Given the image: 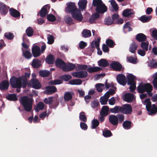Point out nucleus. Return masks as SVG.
<instances>
[{
    "label": "nucleus",
    "mask_w": 157,
    "mask_h": 157,
    "mask_svg": "<svg viewBox=\"0 0 157 157\" xmlns=\"http://www.w3.org/2000/svg\"><path fill=\"white\" fill-rule=\"evenodd\" d=\"M30 75V73H26L25 75L18 78L12 77L10 80V85L12 87L17 88V92H19L21 87L25 88L26 87L28 82L27 78L29 77Z\"/></svg>",
    "instance_id": "f257e3e1"
},
{
    "label": "nucleus",
    "mask_w": 157,
    "mask_h": 157,
    "mask_svg": "<svg viewBox=\"0 0 157 157\" xmlns=\"http://www.w3.org/2000/svg\"><path fill=\"white\" fill-rule=\"evenodd\" d=\"M142 101L144 105H146L149 115L154 114L157 112V107L155 104H151L150 99H145L144 101Z\"/></svg>",
    "instance_id": "f03ea898"
},
{
    "label": "nucleus",
    "mask_w": 157,
    "mask_h": 157,
    "mask_svg": "<svg viewBox=\"0 0 157 157\" xmlns=\"http://www.w3.org/2000/svg\"><path fill=\"white\" fill-rule=\"evenodd\" d=\"M93 4L94 6L96 7L95 10L98 13H104L107 10V7L101 0H93Z\"/></svg>",
    "instance_id": "7ed1b4c3"
},
{
    "label": "nucleus",
    "mask_w": 157,
    "mask_h": 157,
    "mask_svg": "<svg viewBox=\"0 0 157 157\" xmlns=\"http://www.w3.org/2000/svg\"><path fill=\"white\" fill-rule=\"evenodd\" d=\"M33 99H20V102L25 110L30 112L32 108Z\"/></svg>",
    "instance_id": "20e7f679"
},
{
    "label": "nucleus",
    "mask_w": 157,
    "mask_h": 157,
    "mask_svg": "<svg viewBox=\"0 0 157 157\" xmlns=\"http://www.w3.org/2000/svg\"><path fill=\"white\" fill-rule=\"evenodd\" d=\"M128 78L127 84L130 85L129 89L131 91L134 90L136 88V83L135 80L136 78L132 74H130L127 76Z\"/></svg>",
    "instance_id": "39448f33"
},
{
    "label": "nucleus",
    "mask_w": 157,
    "mask_h": 157,
    "mask_svg": "<svg viewBox=\"0 0 157 157\" xmlns=\"http://www.w3.org/2000/svg\"><path fill=\"white\" fill-rule=\"evenodd\" d=\"M152 86L150 83H140L138 86L137 90L139 93H143L145 91H152Z\"/></svg>",
    "instance_id": "423d86ee"
},
{
    "label": "nucleus",
    "mask_w": 157,
    "mask_h": 157,
    "mask_svg": "<svg viewBox=\"0 0 157 157\" xmlns=\"http://www.w3.org/2000/svg\"><path fill=\"white\" fill-rule=\"evenodd\" d=\"M44 102L48 104L51 108H56L59 103V100L58 99H44Z\"/></svg>",
    "instance_id": "0eeeda50"
},
{
    "label": "nucleus",
    "mask_w": 157,
    "mask_h": 157,
    "mask_svg": "<svg viewBox=\"0 0 157 157\" xmlns=\"http://www.w3.org/2000/svg\"><path fill=\"white\" fill-rule=\"evenodd\" d=\"M71 14L72 17L75 20L81 21L83 19V17L80 10L76 9Z\"/></svg>",
    "instance_id": "6e6552de"
},
{
    "label": "nucleus",
    "mask_w": 157,
    "mask_h": 157,
    "mask_svg": "<svg viewBox=\"0 0 157 157\" xmlns=\"http://www.w3.org/2000/svg\"><path fill=\"white\" fill-rule=\"evenodd\" d=\"M131 106L129 104H125L122 106V113L125 114H129L132 112Z\"/></svg>",
    "instance_id": "1a4fd4ad"
},
{
    "label": "nucleus",
    "mask_w": 157,
    "mask_h": 157,
    "mask_svg": "<svg viewBox=\"0 0 157 157\" xmlns=\"http://www.w3.org/2000/svg\"><path fill=\"white\" fill-rule=\"evenodd\" d=\"M87 71H81L74 72L72 74V75L75 77L79 78H84L88 76Z\"/></svg>",
    "instance_id": "9d476101"
},
{
    "label": "nucleus",
    "mask_w": 157,
    "mask_h": 157,
    "mask_svg": "<svg viewBox=\"0 0 157 157\" xmlns=\"http://www.w3.org/2000/svg\"><path fill=\"white\" fill-rule=\"evenodd\" d=\"M67 6L65 9V11L66 12L73 13V12L77 10L78 9L77 8L74 2H70L67 4Z\"/></svg>",
    "instance_id": "9b49d317"
},
{
    "label": "nucleus",
    "mask_w": 157,
    "mask_h": 157,
    "mask_svg": "<svg viewBox=\"0 0 157 157\" xmlns=\"http://www.w3.org/2000/svg\"><path fill=\"white\" fill-rule=\"evenodd\" d=\"M30 84L33 87L36 89H39L41 86L39 81L36 78L32 79L30 80Z\"/></svg>",
    "instance_id": "f8f14e48"
},
{
    "label": "nucleus",
    "mask_w": 157,
    "mask_h": 157,
    "mask_svg": "<svg viewBox=\"0 0 157 157\" xmlns=\"http://www.w3.org/2000/svg\"><path fill=\"white\" fill-rule=\"evenodd\" d=\"M109 120L110 123L113 125H117L118 123V117L114 115H110L109 116Z\"/></svg>",
    "instance_id": "ddd939ff"
},
{
    "label": "nucleus",
    "mask_w": 157,
    "mask_h": 157,
    "mask_svg": "<svg viewBox=\"0 0 157 157\" xmlns=\"http://www.w3.org/2000/svg\"><path fill=\"white\" fill-rule=\"evenodd\" d=\"M110 66L111 68L116 71H120L122 69L121 65L117 62H113L110 64Z\"/></svg>",
    "instance_id": "4468645a"
},
{
    "label": "nucleus",
    "mask_w": 157,
    "mask_h": 157,
    "mask_svg": "<svg viewBox=\"0 0 157 157\" xmlns=\"http://www.w3.org/2000/svg\"><path fill=\"white\" fill-rule=\"evenodd\" d=\"M117 79L118 82L121 84L123 86L126 83V77L122 74H119L117 76Z\"/></svg>",
    "instance_id": "2eb2a0df"
},
{
    "label": "nucleus",
    "mask_w": 157,
    "mask_h": 157,
    "mask_svg": "<svg viewBox=\"0 0 157 157\" xmlns=\"http://www.w3.org/2000/svg\"><path fill=\"white\" fill-rule=\"evenodd\" d=\"M46 91H44V93L47 94H52L57 91L56 87L54 86H49L45 87Z\"/></svg>",
    "instance_id": "dca6fc26"
},
{
    "label": "nucleus",
    "mask_w": 157,
    "mask_h": 157,
    "mask_svg": "<svg viewBox=\"0 0 157 157\" xmlns=\"http://www.w3.org/2000/svg\"><path fill=\"white\" fill-rule=\"evenodd\" d=\"M32 52L34 57H37L41 54L40 48L38 46H35L32 49Z\"/></svg>",
    "instance_id": "f3484780"
},
{
    "label": "nucleus",
    "mask_w": 157,
    "mask_h": 157,
    "mask_svg": "<svg viewBox=\"0 0 157 157\" xmlns=\"http://www.w3.org/2000/svg\"><path fill=\"white\" fill-rule=\"evenodd\" d=\"M9 7L4 3L0 2V12L2 15H5L8 12Z\"/></svg>",
    "instance_id": "a211bd4d"
},
{
    "label": "nucleus",
    "mask_w": 157,
    "mask_h": 157,
    "mask_svg": "<svg viewBox=\"0 0 157 157\" xmlns=\"http://www.w3.org/2000/svg\"><path fill=\"white\" fill-rule=\"evenodd\" d=\"M75 67V64L72 63H68L67 64H65L63 71H71L74 69Z\"/></svg>",
    "instance_id": "6ab92c4d"
},
{
    "label": "nucleus",
    "mask_w": 157,
    "mask_h": 157,
    "mask_svg": "<svg viewBox=\"0 0 157 157\" xmlns=\"http://www.w3.org/2000/svg\"><path fill=\"white\" fill-rule=\"evenodd\" d=\"M9 83L8 81L4 80L0 83V89L2 90H7L9 87Z\"/></svg>",
    "instance_id": "aec40b11"
},
{
    "label": "nucleus",
    "mask_w": 157,
    "mask_h": 157,
    "mask_svg": "<svg viewBox=\"0 0 157 157\" xmlns=\"http://www.w3.org/2000/svg\"><path fill=\"white\" fill-rule=\"evenodd\" d=\"M116 89H110L107 91L103 96L101 97L100 98H109L111 96H112L115 93Z\"/></svg>",
    "instance_id": "412c9836"
},
{
    "label": "nucleus",
    "mask_w": 157,
    "mask_h": 157,
    "mask_svg": "<svg viewBox=\"0 0 157 157\" xmlns=\"http://www.w3.org/2000/svg\"><path fill=\"white\" fill-rule=\"evenodd\" d=\"M55 64L57 67L62 68L63 70L65 66V63L62 59H56Z\"/></svg>",
    "instance_id": "4be33fe9"
},
{
    "label": "nucleus",
    "mask_w": 157,
    "mask_h": 157,
    "mask_svg": "<svg viewBox=\"0 0 157 157\" xmlns=\"http://www.w3.org/2000/svg\"><path fill=\"white\" fill-rule=\"evenodd\" d=\"M87 3V2L86 0H82L79 1L78 3L79 9L81 10H85Z\"/></svg>",
    "instance_id": "5701e85b"
},
{
    "label": "nucleus",
    "mask_w": 157,
    "mask_h": 157,
    "mask_svg": "<svg viewBox=\"0 0 157 157\" xmlns=\"http://www.w3.org/2000/svg\"><path fill=\"white\" fill-rule=\"evenodd\" d=\"M110 111L111 113H122V106H116L113 108H110Z\"/></svg>",
    "instance_id": "b1692460"
},
{
    "label": "nucleus",
    "mask_w": 157,
    "mask_h": 157,
    "mask_svg": "<svg viewBox=\"0 0 157 157\" xmlns=\"http://www.w3.org/2000/svg\"><path fill=\"white\" fill-rule=\"evenodd\" d=\"M10 13L11 16L14 17H18L20 16V13L17 10L11 8L9 9Z\"/></svg>",
    "instance_id": "393cba45"
},
{
    "label": "nucleus",
    "mask_w": 157,
    "mask_h": 157,
    "mask_svg": "<svg viewBox=\"0 0 157 157\" xmlns=\"http://www.w3.org/2000/svg\"><path fill=\"white\" fill-rule=\"evenodd\" d=\"M44 107V105L42 102H39L35 106V110L36 112H38L40 110H43Z\"/></svg>",
    "instance_id": "a878e982"
},
{
    "label": "nucleus",
    "mask_w": 157,
    "mask_h": 157,
    "mask_svg": "<svg viewBox=\"0 0 157 157\" xmlns=\"http://www.w3.org/2000/svg\"><path fill=\"white\" fill-rule=\"evenodd\" d=\"M132 122L128 120H126L124 121L122 124V126L125 129H130L132 127Z\"/></svg>",
    "instance_id": "bb28decb"
},
{
    "label": "nucleus",
    "mask_w": 157,
    "mask_h": 157,
    "mask_svg": "<svg viewBox=\"0 0 157 157\" xmlns=\"http://www.w3.org/2000/svg\"><path fill=\"white\" fill-rule=\"evenodd\" d=\"M136 39L139 42H144L146 40V37L145 35L143 33H139L136 36Z\"/></svg>",
    "instance_id": "cd10ccee"
},
{
    "label": "nucleus",
    "mask_w": 157,
    "mask_h": 157,
    "mask_svg": "<svg viewBox=\"0 0 157 157\" xmlns=\"http://www.w3.org/2000/svg\"><path fill=\"white\" fill-rule=\"evenodd\" d=\"M138 47V45L133 41L130 45L129 51L132 53H134Z\"/></svg>",
    "instance_id": "c85d7f7f"
},
{
    "label": "nucleus",
    "mask_w": 157,
    "mask_h": 157,
    "mask_svg": "<svg viewBox=\"0 0 157 157\" xmlns=\"http://www.w3.org/2000/svg\"><path fill=\"white\" fill-rule=\"evenodd\" d=\"M55 59L52 54L48 55L45 59L46 62L48 64H53L54 62Z\"/></svg>",
    "instance_id": "c756f323"
},
{
    "label": "nucleus",
    "mask_w": 157,
    "mask_h": 157,
    "mask_svg": "<svg viewBox=\"0 0 157 157\" xmlns=\"http://www.w3.org/2000/svg\"><path fill=\"white\" fill-rule=\"evenodd\" d=\"M109 108L107 106H103L100 112V115L107 116L108 114Z\"/></svg>",
    "instance_id": "7c9ffc66"
},
{
    "label": "nucleus",
    "mask_w": 157,
    "mask_h": 157,
    "mask_svg": "<svg viewBox=\"0 0 157 157\" xmlns=\"http://www.w3.org/2000/svg\"><path fill=\"white\" fill-rule=\"evenodd\" d=\"M32 65L35 68H38L41 66V61L37 59H34L32 63Z\"/></svg>",
    "instance_id": "2f4dec72"
},
{
    "label": "nucleus",
    "mask_w": 157,
    "mask_h": 157,
    "mask_svg": "<svg viewBox=\"0 0 157 157\" xmlns=\"http://www.w3.org/2000/svg\"><path fill=\"white\" fill-rule=\"evenodd\" d=\"M99 66L101 67H106L109 65V63L104 59H101L98 62Z\"/></svg>",
    "instance_id": "473e14b6"
},
{
    "label": "nucleus",
    "mask_w": 157,
    "mask_h": 157,
    "mask_svg": "<svg viewBox=\"0 0 157 157\" xmlns=\"http://www.w3.org/2000/svg\"><path fill=\"white\" fill-rule=\"evenodd\" d=\"M133 13L132 10L129 9H127L123 11L122 14L124 16L127 17L132 15Z\"/></svg>",
    "instance_id": "72a5a7b5"
},
{
    "label": "nucleus",
    "mask_w": 157,
    "mask_h": 157,
    "mask_svg": "<svg viewBox=\"0 0 157 157\" xmlns=\"http://www.w3.org/2000/svg\"><path fill=\"white\" fill-rule=\"evenodd\" d=\"M99 15L97 13H95L90 18L89 21L90 23H92L94 22L95 20L99 17Z\"/></svg>",
    "instance_id": "f704fd0d"
},
{
    "label": "nucleus",
    "mask_w": 157,
    "mask_h": 157,
    "mask_svg": "<svg viewBox=\"0 0 157 157\" xmlns=\"http://www.w3.org/2000/svg\"><path fill=\"white\" fill-rule=\"evenodd\" d=\"M152 17L151 16H146L145 15L142 16L140 18V20L143 22H147L150 21Z\"/></svg>",
    "instance_id": "c9c22d12"
},
{
    "label": "nucleus",
    "mask_w": 157,
    "mask_h": 157,
    "mask_svg": "<svg viewBox=\"0 0 157 157\" xmlns=\"http://www.w3.org/2000/svg\"><path fill=\"white\" fill-rule=\"evenodd\" d=\"M74 96V93L72 91H66L64 93V98H72Z\"/></svg>",
    "instance_id": "e433bc0d"
},
{
    "label": "nucleus",
    "mask_w": 157,
    "mask_h": 157,
    "mask_svg": "<svg viewBox=\"0 0 157 157\" xmlns=\"http://www.w3.org/2000/svg\"><path fill=\"white\" fill-rule=\"evenodd\" d=\"M87 70L90 73L96 72L100 70V68L98 67H90L87 69Z\"/></svg>",
    "instance_id": "4c0bfd02"
},
{
    "label": "nucleus",
    "mask_w": 157,
    "mask_h": 157,
    "mask_svg": "<svg viewBox=\"0 0 157 157\" xmlns=\"http://www.w3.org/2000/svg\"><path fill=\"white\" fill-rule=\"evenodd\" d=\"M23 54L24 56L27 59H30L32 56V55L30 52L28 50L25 51L22 50Z\"/></svg>",
    "instance_id": "58836bf2"
},
{
    "label": "nucleus",
    "mask_w": 157,
    "mask_h": 157,
    "mask_svg": "<svg viewBox=\"0 0 157 157\" xmlns=\"http://www.w3.org/2000/svg\"><path fill=\"white\" fill-rule=\"evenodd\" d=\"M149 43L148 42H142L141 44V47L144 50L147 51L148 49Z\"/></svg>",
    "instance_id": "ea45409f"
},
{
    "label": "nucleus",
    "mask_w": 157,
    "mask_h": 157,
    "mask_svg": "<svg viewBox=\"0 0 157 157\" xmlns=\"http://www.w3.org/2000/svg\"><path fill=\"white\" fill-rule=\"evenodd\" d=\"M69 83L72 85H78L82 84V81L80 79H75L70 81Z\"/></svg>",
    "instance_id": "a19ab883"
},
{
    "label": "nucleus",
    "mask_w": 157,
    "mask_h": 157,
    "mask_svg": "<svg viewBox=\"0 0 157 157\" xmlns=\"http://www.w3.org/2000/svg\"><path fill=\"white\" fill-rule=\"evenodd\" d=\"M82 34V36L85 38L89 37L91 35L90 31L86 29L83 30Z\"/></svg>",
    "instance_id": "79ce46f5"
},
{
    "label": "nucleus",
    "mask_w": 157,
    "mask_h": 157,
    "mask_svg": "<svg viewBox=\"0 0 157 157\" xmlns=\"http://www.w3.org/2000/svg\"><path fill=\"white\" fill-rule=\"evenodd\" d=\"M103 135L105 137H108L111 136L112 134L110 130L106 129L103 131Z\"/></svg>",
    "instance_id": "37998d69"
},
{
    "label": "nucleus",
    "mask_w": 157,
    "mask_h": 157,
    "mask_svg": "<svg viewBox=\"0 0 157 157\" xmlns=\"http://www.w3.org/2000/svg\"><path fill=\"white\" fill-rule=\"evenodd\" d=\"M40 13L41 17H45L48 13L47 10L46 8L44 7L41 9Z\"/></svg>",
    "instance_id": "c03bdc74"
},
{
    "label": "nucleus",
    "mask_w": 157,
    "mask_h": 157,
    "mask_svg": "<svg viewBox=\"0 0 157 157\" xmlns=\"http://www.w3.org/2000/svg\"><path fill=\"white\" fill-rule=\"evenodd\" d=\"M34 31L33 29L29 27L26 30V33L27 35L29 37H31L33 35Z\"/></svg>",
    "instance_id": "a18cd8bd"
},
{
    "label": "nucleus",
    "mask_w": 157,
    "mask_h": 157,
    "mask_svg": "<svg viewBox=\"0 0 157 157\" xmlns=\"http://www.w3.org/2000/svg\"><path fill=\"white\" fill-rule=\"evenodd\" d=\"M64 20L67 24L69 25H71L74 23L72 18L68 16H67L65 17Z\"/></svg>",
    "instance_id": "49530a36"
},
{
    "label": "nucleus",
    "mask_w": 157,
    "mask_h": 157,
    "mask_svg": "<svg viewBox=\"0 0 157 157\" xmlns=\"http://www.w3.org/2000/svg\"><path fill=\"white\" fill-rule=\"evenodd\" d=\"M79 119L84 122H86L87 121V118L85 115V113L83 112H81L79 114Z\"/></svg>",
    "instance_id": "de8ad7c7"
},
{
    "label": "nucleus",
    "mask_w": 157,
    "mask_h": 157,
    "mask_svg": "<svg viewBox=\"0 0 157 157\" xmlns=\"http://www.w3.org/2000/svg\"><path fill=\"white\" fill-rule=\"evenodd\" d=\"M39 74L42 77H46L49 75L50 73L48 71L43 70L40 71Z\"/></svg>",
    "instance_id": "09e8293b"
},
{
    "label": "nucleus",
    "mask_w": 157,
    "mask_h": 157,
    "mask_svg": "<svg viewBox=\"0 0 157 157\" xmlns=\"http://www.w3.org/2000/svg\"><path fill=\"white\" fill-rule=\"evenodd\" d=\"M62 83V81L60 79H56L50 81L49 82V84L52 85H56Z\"/></svg>",
    "instance_id": "8fccbe9b"
},
{
    "label": "nucleus",
    "mask_w": 157,
    "mask_h": 157,
    "mask_svg": "<svg viewBox=\"0 0 157 157\" xmlns=\"http://www.w3.org/2000/svg\"><path fill=\"white\" fill-rule=\"evenodd\" d=\"M122 98H135L134 95L131 93H126L122 95Z\"/></svg>",
    "instance_id": "3c124183"
},
{
    "label": "nucleus",
    "mask_w": 157,
    "mask_h": 157,
    "mask_svg": "<svg viewBox=\"0 0 157 157\" xmlns=\"http://www.w3.org/2000/svg\"><path fill=\"white\" fill-rule=\"evenodd\" d=\"M92 128L95 129L99 125V123L98 121L96 119H94L92 122Z\"/></svg>",
    "instance_id": "603ef678"
},
{
    "label": "nucleus",
    "mask_w": 157,
    "mask_h": 157,
    "mask_svg": "<svg viewBox=\"0 0 157 157\" xmlns=\"http://www.w3.org/2000/svg\"><path fill=\"white\" fill-rule=\"evenodd\" d=\"M104 86V84L102 83H98L95 85L97 90L99 92H101L102 91V88Z\"/></svg>",
    "instance_id": "864d4df0"
},
{
    "label": "nucleus",
    "mask_w": 157,
    "mask_h": 157,
    "mask_svg": "<svg viewBox=\"0 0 157 157\" xmlns=\"http://www.w3.org/2000/svg\"><path fill=\"white\" fill-rule=\"evenodd\" d=\"M5 37L9 40L13 39L14 37L13 34L11 33H6L4 34Z\"/></svg>",
    "instance_id": "5fc2aeb1"
},
{
    "label": "nucleus",
    "mask_w": 157,
    "mask_h": 157,
    "mask_svg": "<svg viewBox=\"0 0 157 157\" xmlns=\"http://www.w3.org/2000/svg\"><path fill=\"white\" fill-rule=\"evenodd\" d=\"M111 4L115 10L117 11L118 10L117 4L114 0H111Z\"/></svg>",
    "instance_id": "6e6d98bb"
},
{
    "label": "nucleus",
    "mask_w": 157,
    "mask_h": 157,
    "mask_svg": "<svg viewBox=\"0 0 157 157\" xmlns=\"http://www.w3.org/2000/svg\"><path fill=\"white\" fill-rule=\"evenodd\" d=\"M153 77L154 79L152 82L155 88H157V73L154 75Z\"/></svg>",
    "instance_id": "4d7b16f0"
},
{
    "label": "nucleus",
    "mask_w": 157,
    "mask_h": 157,
    "mask_svg": "<svg viewBox=\"0 0 157 157\" xmlns=\"http://www.w3.org/2000/svg\"><path fill=\"white\" fill-rule=\"evenodd\" d=\"M88 66L86 65H79L76 67V69L78 70H86L87 69Z\"/></svg>",
    "instance_id": "13d9d810"
},
{
    "label": "nucleus",
    "mask_w": 157,
    "mask_h": 157,
    "mask_svg": "<svg viewBox=\"0 0 157 157\" xmlns=\"http://www.w3.org/2000/svg\"><path fill=\"white\" fill-rule=\"evenodd\" d=\"M117 117H118V123H121L124 121V116L122 114H118L117 115Z\"/></svg>",
    "instance_id": "bf43d9fd"
},
{
    "label": "nucleus",
    "mask_w": 157,
    "mask_h": 157,
    "mask_svg": "<svg viewBox=\"0 0 157 157\" xmlns=\"http://www.w3.org/2000/svg\"><path fill=\"white\" fill-rule=\"evenodd\" d=\"M48 43L49 44H53L54 42V39L53 36L49 34L48 35Z\"/></svg>",
    "instance_id": "052dcab7"
},
{
    "label": "nucleus",
    "mask_w": 157,
    "mask_h": 157,
    "mask_svg": "<svg viewBox=\"0 0 157 157\" xmlns=\"http://www.w3.org/2000/svg\"><path fill=\"white\" fill-rule=\"evenodd\" d=\"M47 18L49 21H54L56 20L55 17L53 15L51 14H48L47 16Z\"/></svg>",
    "instance_id": "680f3d73"
},
{
    "label": "nucleus",
    "mask_w": 157,
    "mask_h": 157,
    "mask_svg": "<svg viewBox=\"0 0 157 157\" xmlns=\"http://www.w3.org/2000/svg\"><path fill=\"white\" fill-rule=\"evenodd\" d=\"M127 60L129 61L130 62L133 63H136L137 61V59L136 58H134L132 57H128L127 58Z\"/></svg>",
    "instance_id": "e2e57ef3"
},
{
    "label": "nucleus",
    "mask_w": 157,
    "mask_h": 157,
    "mask_svg": "<svg viewBox=\"0 0 157 157\" xmlns=\"http://www.w3.org/2000/svg\"><path fill=\"white\" fill-rule=\"evenodd\" d=\"M99 44L97 41H93L92 42L91 47L92 48H96L97 49L99 48Z\"/></svg>",
    "instance_id": "0e129e2a"
},
{
    "label": "nucleus",
    "mask_w": 157,
    "mask_h": 157,
    "mask_svg": "<svg viewBox=\"0 0 157 157\" xmlns=\"http://www.w3.org/2000/svg\"><path fill=\"white\" fill-rule=\"evenodd\" d=\"M105 21V24L107 25H110L113 24V21L109 17L106 18Z\"/></svg>",
    "instance_id": "69168bd1"
},
{
    "label": "nucleus",
    "mask_w": 157,
    "mask_h": 157,
    "mask_svg": "<svg viewBox=\"0 0 157 157\" xmlns=\"http://www.w3.org/2000/svg\"><path fill=\"white\" fill-rule=\"evenodd\" d=\"M106 42L107 45L110 47H113L114 46L113 41L111 40L108 39Z\"/></svg>",
    "instance_id": "338daca9"
},
{
    "label": "nucleus",
    "mask_w": 157,
    "mask_h": 157,
    "mask_svg": "<svg viewBox=\"0 0 157 157\" xmlns=\"http://www.w3.org/2000/svg\"><path fill=\"white\" fill-rule=\"evenodd\" d=\"M99 104V102L98 100H94L91 103V106L93 108H95L97 107Z\"/></svg>",
    "instance_id": "774afa93"
}]
</instances>
